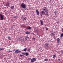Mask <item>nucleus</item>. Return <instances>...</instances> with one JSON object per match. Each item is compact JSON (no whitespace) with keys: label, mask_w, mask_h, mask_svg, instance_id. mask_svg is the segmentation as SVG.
<instances>
[{"label":"nucleus","mask_w":63,"mask_h":63,"mask_svg":"<svg viewBox=\"0 0 63 63\" xmlns=\"http://www.w3.org/2000/svg\"><path fill=\"white\" fill-rule=\"evenodd\" d=\"M47 9V8L46 7H43L42 9V10L46 13V15H45V16H49L48 15V11Z\"/></svg>","instance_id":"f257e3e1"},{"label":"nucleus","mask_w":63,"mask_h":63,"mask_svg":"<svg viewBox=\"0 0 63 63\" xmlns=\"http://www.w3.org/2000/svg\"><path fill=\"white\" fill-rule=\"evenodd\" d=\"M21 6L22 8H23V9H25L26 8V4L24 3H22L21 4Z\"/></svg>","instance_id":"f03ea898"},{"label":"nucleus","mask_w":63,"mask_h":63,"mask_svg":"<svg viewBox=\"0 0 63 63\" xmlns=\"http://www.w3.org/2000/svg\"><path fill=\"white\" fill-rule=\"evenodd\" d=\"M0 20H3V18L4 17L3 15H2V14H0Z\"/></svg>","instance_id":"7ed1b4c3"},{"label":"nucleus","mask_w":63,"mask_h":63,"mask_svg":"<svg viewBox=\"0 0 63 63\" xmlns=\"http://www.w3.org/2000/svg\"><path fill=\"white\" fill-rule=\"evenodd\" d=\"M48 46H49V44L47 43H46L45 44V47H47Z\"/></svg>","instance_id":"20e7f679"},{"label":"nucleus","mask_w":63,"mask_h":63,"mask_svg":"<svg viewBox=\"0 0 63 63\" xmlns=\"http://www.w3.org/2000/svg\"><path fill=\"white\" fill-rule=\"evenodd\" d=\"M19 52H21V51L16 50L15 52V53H19Z\"/></svg>","instance_id":"39448f33"},{"label":"nucleus","mask_w":63,"mask_h":63,"mask_svg":"<svg viewBox=\"0 0 63 63\" xmlns=\"http://www.w3.org/2000/svg\"><path fill=\"white\" fill-rule=\"evenodd\" d=\"M41 15L44 14V15H46V14L45 12H44V11H41Z\"/></svg>","instance_id":"423d86ee"},{"label":"nucleus","mask_w":63,"mask_h":63,"mask_svg":"<svg viewBox=\"0 0 63 63\" xmlns=\"http://www.w3.org/2000/svg\"><path fill=\"white\" fill-rule=\"evenodd\" d=\"M60 41V39H59V38H58L57 39V43L58 44H59V42H60V41Z\"/></svg>","instance_id":"0eeeda50"},{"label":"nucleus","mask_w":63,"mask_h":63,"mask_svg":"<svg viewBox=\"0 0 63 63\" xmlns=\"http://www.w3.org/2000/svg\"><path fill=\"white\" fill-rule=\"evenodd\" d=\"M36 12L37 15H39V12L38 10L36 9Z\"/></svg>","instance_id":"6e6552de"},{"label":"nucleus","mask_w":63,"mask_h":63,"mask_svg":"<svg viewBox=\"0 0 63 63\" xmlns=\"http://www.w3.org/2000/svg\"><path fill=\"white\" fill-rule=\"evenodd\" d=\"M25 33H26V34L28 35V34H30V32H29L28 31H26V32H25Z\"/></svg>","instance_id":"1a4fd4ad"},{"label":"nucleus","mask_w":63,"mask_h":63,"mask_svg":"<svg viewBox=\"0 0 63 63\" xmlns=\"http://www.w3.org/2000/svg\"><path fill=\"white\" fill-rule=\"evenodd\" d=\"M29 39V38L28 36H26V37L25 38L26 40H27V39Z\"/></svg>","instance_id":"9d476101"},{"label":"nucleus","mask_w":63,"mask_h":63,"mask_svg":"<svg viewBox=\"0 0 63 63\" xmlns=\"http://www.w3.org/2000/svg\"><path fill=\"white\" fill-rule=\"evenodd\" d=\"M40 22L41 23V25H43V24H44V22H43V21L40 20Z\"/></svg>","instance_id":"9b49d317"},{"label":"nucleus","mask_w":63,"mask_h":63,"mask_svg":"<svg viewBox=\"0 0 63 63\" xmlns=\"http://www.w3.org/2000/svg\"><path fill=\"white\" fill-rule=\"evenodd\" d=\"M9 6H10V3H9L6 4V7H9Z\"/></svg>","instance_id":"f8f14e48"},{"label":"nucleus","mask_w":63,"mask_h":63,"mask_svg":"<svg viewBox=\"0 0 63 63\" xmlns=\"http://www.w3.org/2000/svg\"><path fill=\"white\" fill-rule=\"evenodd\" d=\"M25 55L26 56H28V55H29V54L28 53L26 52L25 53Z\"/></svg>","instance_id":"ddd939ff"},{"label":"nucleus","mask_w":63,"mask_h":63,"mask_svg":"<svg viewBox=\"0 0 63 63\" xmlns=\"http://www.w3.org/2000/svg\"><path fill=\"white\" fill-rule=\"evenodd\" d=\"M14 6H12L11 7V10H13V9H14Z\"/></svg>","instance_id":"4468645a"},{"label":"nucleus","mask_w":63,"mask_h":63,"mask_svg":"<svg viewBox=\"0 0 63 63\" xmlns=\"http://www.w3.org/2000/svg\"><path fill=\"white\" fill-rule=\"evenodd\" d=\"M33 62L35 61V62L36 61V59L35 58H33Z\"/></svg>","instance_id":"2eb2a0df"},{"label":"nucleus","mask_w":63,"mask_h":63,"mask_svg":"<svg viewBox=\"0 0 63 63\" xmlns=\"http://www.w3.org/2000/svg\"><path fill=\"white\" fill-rule=\"evenodd\" d=\"M31 28H32L31 27H28L27 28V29H31Z\"/></svg>","instance_id":"dca6fc26"},{"label":"nucleus","mask_w":63,"mask_h":63,"mask_svg":"<svg viewBox=\"0 0 63 63\" xmlns=\"http://www.w3.org/2000/svg\"><path fill=\"white\" fill-rule=\"evenodd\" d=\"M50 35L52 36H54V33H51Z\"/></svg>","instance_id":"f3484780"},{"label":"nucleus","mask_w":63,"mask_h":63,"mask_svg":"<svg viewBox=\"0 0 63 63\" xmlns=\"http://www.w3.org/2000/svg\"><path fill=\"white\" fill-rule=\"evenodd\" d=\"M48 61V59H44V61Z\"/></svg>","instance_id":"a211bd4d"},{"label":"nucleus","mask_w":63,"mask_h":63,"mask_svg":"<svg viewBox=\"0 0 63 63\" xmlns=\"http://www.w3.org/2000/svg\"><path fill=\"white\" fill-rule=\"evenodd\" d=\"M26 20V17H24V18L23 19V20Z\"/></svg>","instance_id":"6ab92c4d"},{"label":"nucleus","mask_w":63,"mask_h":63,"mask_svg":"<svg viewBox=\"0 0 63 63\" xmlns=\"http://www.w3.org/2000/svg\"><path fill=\"white\" fill-rule=\"evenodd\" d=\"M53 58H54L55 57H56V55L55 54L53 55Z\"/></svg>","instance_id":"aec40b11"},{"label":"nucleus","mask_w":63,"mask_h":63,"mask_svg":"<svg viewBox=\"0 0 63 63\" xmlns=\"http://www.w3.org/2000/svg\"><path fill=\"white\" fill-rule=\"evenodd\" d=\"M31 62H33V59H31Z\"/></svg>","instance_id":"412c9836"},{"label":"nucleus","mask_w":63,"mask_h":63,"mask_svg":"<svg viewBox=\"0 0 63 63\" xmlns=\"http://www.w3.org/2000/svg\"><path fill=\"white\" fill-rule=\"evenodd\" d=\"M54 13H55V15H56V14H57V11H56L54 12Z\"/></svg>","instance_id":"4be33fe9"},{"label":"nucleus","mask_w":63,"mask_h":63,"mask_svg":"<svg viewBox=\"0 0 63 63\" xmlns=\"http://www.w3.org/2000/svg\"><path fill=\"white\" fill-rule=\"evenodd\" d=\"M23 50H24V51H26V50H27V49H26V48H25Z\"/></svg>","instance_id":"5701e85b"},{"label":"nucleus","mask_w":63,"mask_h":63,"mask_svg":"<svg viewBox=\"0 0 63 63\" xmlns=\"http://www.w3.org/2000/svg\"><path fill=\"white\" fill-rule=\"evenodd\" d=\"M7 39L10 40L11 39V37L10 36H8L7 38Z\"/></svg>","instance_id":"b1692460"},{"label":"nucleus","mask_w":63,"mask_h":63,"mask_svg":"<svg viewBox=\"0 0 63 63\" xmlns=\"http://www.w3.org/2000/svg\"><path fill=\"white\" fill-rule=\"evenodd\" d=\"M60 37H63V33H62L61 34Z\"/></svg>","instance_id":"393cba45"},{"label":"nucleus","mask_w":63,"mask_h":63,"mask_svg":"<svg viewBox=\"0 0 63 63\" xmlns=\"http://www.w3.org/2000/svg\"><path fill=\"white\" fill-rule=\"evenodd\" d=\"M45 28H46V30H47V31H48V28H47V27H46Z\"/></svg>","instance_id":"a878e982"},{"label":"nucleus","mask_w":63,"mask_h":63,"mask_svg":"<svg viewBox=\"0 0 63 63\" xmlns=\"http://www.w3.org/2000/svg\"><path fill=\"white\" fill-rule=\"evenodd\" d=\"M19 56H21V57H22V56H23V55H21V54H20L19 55Z\"/></svg>","instance_id":"bb28decb"},{"label":"nucleus","mask_w":63,"mask_h":63,"mask_svg":"<svg viewBox=\"0 0 63 63\" xmlns=\"http://www.w3.org/2000/svg\"><path fill=\"white\" fill-rule=\"evenodd\" d=\"M2 50H4V49H2L1 48H0V51Z\"/></svg>","instance_id":"cd10ccee"},{"label":"nucleus","mask_w":63,"mask_h":63,"mask_svg":"<svg viewBox=\"0 0 63 63\" xmlns=\"http://www.w3.org/2000/svg\"><path fill=\"white\" fill-rule=\"evenodd\" d=\"M33 40H36V39L34 38V37H33L32 38Z\"/></svg>","instance_id":"c85d7f7f"},{"label":"nucleus","mask_w":63,"mask_h":63,"mask_svg":"<svg viewBox=\"0 0 63 63\" xmlns=\"http://www.w3.org/2000/svg\"><path fill=\"white\" fill-rule=\"evenodd\" d=\"M35 31L36 32H38V30H35Z\"/></svg>","instance_id":"c756f323"},{"label":"nucleus","mask_w":63,"mask_h":63,"mask_svg":"<svg viewBox=\"0 0 63 63\" xmlns=\"http://www.w3.org/2000/svg\"><path fill=\"white\" fill-rule=\"evenodd\" d=\"M28 51H30V48H29L28 49Z\"/></svg>","instance_id":"7c9ffc66"},{"label":"nucleus","mask_w":63,"mask_h":63,"mask_svg":"<svg viewBox=\"0 0 63 63\" xmlns=\"http://www.w3.org/2000/svg\"><path fill=\"white\" fill-rule=\"evenodd\" d=\"M54 40H56V38L55 37L54 38Z\"/></svg>","instance_id":"2f4dec72"},{"label":"nucleus","mask_w":63,"mask_h":63,"mask_svg":"<svg viewBox=\"0 0 63 63\" xmlns=\"http://www.w3.org/2000/svg\"><path fill=\"white\" fill-rule=\"evenodd\" d=\"M62 32H63V28H62Z\"/></svg>","instance_id":"473e14b6"},{"label":"nucleus","mask_w":63,"mask_h":63,"mask_svg":"<svg viewBox=\"0 0 63 63\" xmlns=\"http://www.w3.org/2000/svg\"><path fill=\"white\" fill-rule=\"evenodd\" d=\"M9 52H12V51H11L10 50H9Z\"/></svg>","instance_id":"72a5a7b5"},{"label":"nucleus","mask_w":63,"mask_h":63,"mask_svg":"<svg viewBox=\"0 0 63 63\" xmlns=\"http://www.w3.org/2000/svg\"><path fill=\"white\" fill-rule=\"evenodd\" d=\"M24 17H22L21 18V19H23V18H24Z\"/></svg>","instance_id":"f704fd0d"},{"label":"nucleus","mask_w":63,"mask_h":63,"mask_svg":"<svg viewBox=\"0 0 63 63\" xmlns=\"http://www.w3.org/2000/svg\"><path fill=\"white\" fill-rule=\"evenodd\" d=\"M13 51H16V49H14L13 50Z\"/></svg>","instance_id":"c9c22d12"},{"label":"nucleus","mask_w":63,"mask_h":63,"mask_svg":"<svg viewBox=\"0 0 63 63\" xmlns=\"http://www.w3.org/2000/svg\"><path fill=\"white\" fill-rule=\"evenodd\" d=\"M61 51V53H63V51Z\"/></svg>","instance_id":"e433bc0d"},{"label":"nucleus","mask_w":63,"mask_h":63,"mask_svg":"<svg viewBox=\"0 0 63 63\" xmlns=\"http://www.w3.org/2000/svg\"><path fill=\"white\" fill-rule=\"evenodd\" d=\"M58 60L59 61H60V59H58Z\"/></svg>","instance_id":"4c0bfd02"},{"label":"nucleus","mask_w":63,"mask_h":63,"mask_svg":"<svg viewBox=\"0 0 63 63\" xmlns=\"http://www.w3.org/2000/svg\"><path fill=\"white\" fill-rule=\"evenodd\" d=\"M24 53H22V54H24Z\"/></svg>","instance_id":"58836bf2"},{"label":"nucleus","mask_w":63,"mask_h":63,"mask_svg":"<svg viewBox=\"0 0 63 63\" xmlns=\"http://www.w3.org/2000/svg\"><path fill=\"white\" fill-rule=\"evenodd\" d=\"M51 32H53V31H51Z\"/></svg>","instance_id":"ea45409f"},{"label":"nucleus","mask_w":63,"mask_h":63,"mask_svg":"<svg viewBox=\"0 0 63 63\" xmlns=\"http://www.w3.org/2000/svg\"><path fill=\"white\" fill-rule=\"evenodd\" d=\"M45 27H46L47 26H46V25H45Z\"/></svg>","instance_id":"a19ab883"},{"label":"nucleus","mask_w":63,"mask_h":63,"mask_svg":"<svg viewBox=\"0 0 63 63\" xmlns=\"http://www.w3.org/2000/svg\"><path fill=\"white\" fill-rule=\"evenodd\" d=\"M29 59H30H30H31V58H29Z\"/></svg>","instance_id":"79ce46f5"},{"label":"nucleus","mask_w":63,"mask_h":63,"mask_svg":"<svg viewBox=\"0 0 63 63\" xmlns=\"http://www.w3.org/2000/svg\"><path fill=\"white\" fill-rule=\"evenodd\" d=\"M14 17L15 18V17H15H15Z\"/></svg>","instance_id":"37998d69"},{"label":"nucleus","mask_w":63,"mask_h":63,"mask_svg":"<svg viewBox=\"0 0 63 63\" xmlns=\"http://www.w3.org/2000/svg\"><path fill=\"white\" fill-rule=\"evenodd\" d=\"M38 7H40V6H39Z\"/></svg>","instance_id":"c03bdc74"}]
</instances>
